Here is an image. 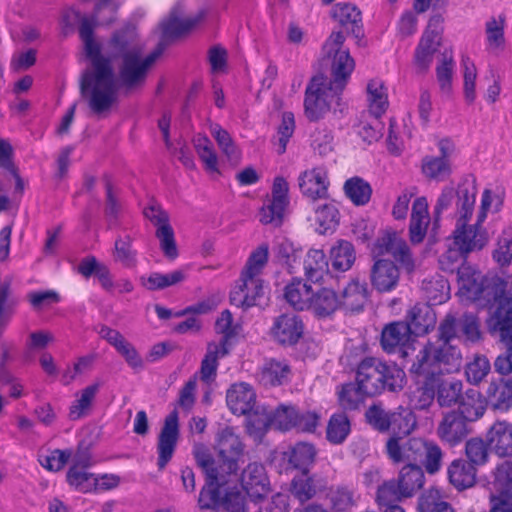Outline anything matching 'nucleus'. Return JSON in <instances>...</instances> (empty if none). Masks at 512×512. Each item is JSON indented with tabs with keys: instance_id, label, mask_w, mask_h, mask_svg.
I'll return each instance as SVG.
<instances>
[{
	"instance_id": "nucleus-6",
	"label": "nucleus",
	"mask_w": 512,
	"mask_h": 512,
	"mask_svg": "<svg viewBox=\"0 0 512 512\" xmlns=\"http://www.w3.org/2000/svg\"><path fill=\"white\" fill-rule=\"evenodd\" d=\"M504 289V283L498 277H485L466 268L459 271V292L468 300L490 305L503 295Z\"/></svg>"
},
{
	"instance_id": "nucleus-58",
	"label": "nucleus",
	"mask_w": 512,
	"mask_h": 512,
	"mask_svg": "<svg viewBox=\"0 0 512 512\" xmlns=\"http://www.w3.org/2000/svg\"><path fill=\"white\" fill-rule=\"evenodd\" d=\"M345 193L356 205L366 204L371 197V187L363 179L354 177L345 182Z\"/></svg>"
},
{
	"instance_id": "nucleus-26",
	"label": "nucleus",
	"mask_w": 512,
	"mask_h": 512,
	"mask_svg": "<svg viewBox=\"0 0 512 512\" xmlns=\"http://www.w3.org/2000/svg\"><path fill=\"white\" fill-rule=\"evenodd\" d=\"M332 16L347 32L355 36H359L362 32V14L355 4L337 3L333 7Z\"/></svg>"
},
{
	"instance_id": "nucleus-46",
	"label": "nucleus",
	"mask_w": 512,
	"mask_h": 512,
	"mask_svg": "<svg viewBox=\"0 0 512 512\" xmlns=\"http://www.w3.org/2000/svg\"><path fill=\"white\" fill-rule=\"evenodd\" d=\"M437 402L440 406L450 407L458 402L461 397L463 384L460 380H442L441 376L436 384Z\"/></svg>"
},
{
	"instance_id": "nucleus-4",
	"label": "nucleus",
	"mask_w": 512,
	"mask_h": 512,
	"mask_svg": "<svg viewBox=\"0 0 512 512\" xmlns=\"http://www.w3.org/2000/svg\"><path fill=\"white\" fill-rule=\"evenodd\" d=\"M356 382L369 397L384 390L398 391L404 387L405 372L394 364L376 357H366L357 366Z\"/></svg>"
},
{
	"instance_id": "nucleus-9",
	"label": "nucleus",
	"mask_w": 512,
	"mask_h": 512,
	"mask_svg": "<svg viewBox=\"0 0 512 512\" xmlns=\"http://www.w3.org/2000/svg\"><path fill=\"white\" fill-rule=\"evenodd\" d=\"M443 22L444 19L441 15L437 14L432 16L418 44L415 51V64L421 72L429 68L433 60V55L440 46Z\"/></svg>"
},
{
	"instance_id": "nucleus-12",
	"label": "nucleus",
	"mask_w": 512,
	"mask_h": 512,
	"mask_svg": "<svg viewBox=\"0 0 512 512\" xmlns=\"http://www.w3.org/2000/svg\"><path fill=\"white\" fill-rule=\"evenodd\" d=\"M428 441L421 438H411L403 445L399 443V439L391 437L386 444L389 458L395 463L415 462L420 463L423 459Z\"/></svg>"
},
{
	"instance_id": "nucleus-39",
	"label": "nucleus",
	"mask_w": 512,
	"mask_h": 512,
	"mask_svg": "<svg viewBox=\"0 0 512 512\" xmlns=\"http://www.w3.org/2000/svg\"><path fill=\"white\" fill-rule=\"evenodd\" d=\"M274 254L281 265L285 266L290 273H295L302 254L300 247L289 239L282 238L276 242Z\"/></svg>"
},
{
	"instance_id": "nucleus-45",
	"label": "nucleus",
	"mask_w": 512,
	"mask_h": 512,
	"mask_svg": "<svg viewBox=\"0 0 512 512\" xmlns=\"http://www.w3.org/2000/svg\"><path fill=\"white\" fill-rule=\"evenodd\" d=\"M330 259L332 267L338 271H348L355 262L354 246L345 240H340L331 248Z\"/></svg>"
},
{
	"instance_id": "nucleus-2",
	"label": "nucleus",
	"mask_w": 512,
	"mask_h": 512,
	"mask_svg": "<svg viewBox=\"0 0 512 512\" xmlns=\"http://www.w3.org/2000/svg\"><path fill=\"white\" fill-rule=\"evenodd\" d=\"M477 189L473 182L465 181L458 186L455 212V227L452 232L453 245L464 253H472L483 249L488 243L487 231L483 222L471 223Z\"/></svg>"
},
{
	"instance_id": "nucleus-30",
	"label": "nucleus",
	"mask_w": 512,
	"mask_h": 512,
	"mask_svg": "<svg viewBox=\"0 0 512 512\" xmlns=\"http://www.w3.org/2000/svg\"><path fill=\"white\" fill-rule=\"evenodd\" d=\"M432 345L437 351L435 354L442 374L460 370L463 358L461 351L456 345L449 341H435L432 342Z\"/></svg>"
},
{
	"instance_id": "nucleus-59",
	"label": "nucleus",
	"mask_w": 512,
	"mask_h": 512,
	"mask_svg": "<svg viewBox=\"0 0 512 512\" xmlns=\"http://www.w3.org/2000/svg\"><path fill=\"white\" fill-rule=\"evenodd\" d=\"M415 426V418L410 411H392L390 415L389 431H391L396 438L408 435Z\"/></svg>"
},
{
	"instance_id": "nucleus-37",
	"label": "nucleus",
	"mask_w": 512,
	"mask_h": 512,
	"mask_svg": "<svg viewBox=\"0 0 512 512\" xmlns=\"http://www.w3.org/2000/svg\"><path fill=\"white\" fill-rule=\"evenodd\" d=\"M304 274L307 280L319 282L328 272V261L325 253L320 249H310L303 262Z\"/></svg>"
},
{
	"instance_id": "nucleus-55",
	"label": "nucleus",
	"mask_w": 512,
	"mask_h": 512,
	"mask_svg": "<svg viewBox=\"0 0 512 512\" xmlns=\"http://www.w3.org/2000/svg\"><path fill=\"white\" fill-rule=\"evenodd\" d=\"M460 414L468 421H475L485 412V403L480 393L474 389L466 392L465 398L460 404Z\"/></svg>"
},
{
	"instance_id": "nucleus-60",
	"label": "nucleus",
	"mask_w": 512,
	"mask_h": 512,
	"mask_svg": "<svg viewBox=\"0 0 512 512\" xmlns=\"http://www.w3.org/2000/svg\"><path fill=\"white\" fill-rule=\"evenodd\" d=\"M418 510L419 512H454L452 507L441 499L436 489L428 490L419 498Z\"/></svg>"
},
{
	"instance_id": "nucleus-22",
	"label": "nucleus",
	"mask_w": 512,
	"mask_h": 512,
	"mask_svg": "<svg viewBox=\"0 0 512 512\" xmlns=\"http://www.w3.org/2000/svg\"><path fill=\"white\" fill-rule=\"evenodd\" d=\"M465 420L458 412L446 413L438 425V437L450 445L459 443L468 433Z\"/></svg>"
},
{
	"instance_id": "nucleus-14",
	"label": "nucleus",
	"mask_w": 512,
	"mask_h": 512,
	"mask_svg": "<svg viewBox=\"0 0 512 512\" xmlns=\"http://www.w3.org/2000/svg\"><path fill=\"white\" fill-rule=\"evenodd\" d=\"M436 352L432 342H428L419 350L410 368V372L415 376L416 380L439 381L442 372L435 354Z\"/></svg>"
},
{
	"instance_id": "nucleus-31",
	"label": "nucleus",
	"mask_w": 512,
	"mask_h": 512,
	"mask_svg": "<svg viewBox=\"0 0 512 512\" xmlns=\"http://www.w3.org/2000/svg\"><path fill=\"white\" fill-rule=\"evenodd\" d=\"M366 94L369 116H382L389 106L388 90L385 83L379 78L369 80Z\"/></svg>"
},
{
	"instance_id": "nucleus-18",
	"label": "nucleus",
	"mask_w": 512,
	"mask_h": 512,
	"mask_svg": "<svg viewBox=\"0 0 512 512\" xmlns=\"http://www.w3.org/2000/svg\"><path fill=\"white\" fill-rule=\"evenodd\" d=\"M400 279L398 267L388 259H379L374 262L370 271L372 286L379 292H390L396 288Z\"/></svg>"
},
{
	"instance_id": "nucleus-40",
	"label": "nucleus",
	"mask_w": 512,
	"mask_h": 512,
	"mask_svg": "<svg viewBox=\"0 0 512 512\" xmlns=\"http://www.w3.org/2000/svg\"><path fill=\"white\" fill-rule=\"evenodd\" d=\"M422 290L430 303L429 305L441 304L449 298L450 287L448 281L441 275L424 279Z\"/></svg>"
},
{
	"instance_id": "nucleus-10",
	"label": "nucleus",
	"mask_w": 512,
	"mask_h": 512,
	"mask_svg": "<svg viewBox=\"0 0 512 512\" xmlns=\"http://www.w3.org/2000/svg\"><path fill=\"white\" fill-rule=\"evenodd\" d=\"M179 439L178 412L173 410L166 416L157 440V466L163 470L172 459Z\"/></svg>"
},
{
	"instance_id": "nucleus-38",
	"label": "nucleus",
	"mask_w": 512,
	"mask_h": 512,
	"mask_svg": "<svg viewBox=\"0 0 512 512\" xmlns=\"http://www.w3.org/2000/svg\"><path fill=\"white\" fill-rule=\"evenodd\" d=\"M206 476V486L200 491L198 504L201 509H210L219 503L222 498L221 488L234 483L236 479L232 477H224L223 481L211 479L208 474Z\"/></svg>"
},
{
	"instance_id": "nucleus-28",
	"label": "nucleus",
	"mask_w": 512,
	"mask_h": 512,
	"mask_svg": "<svg viewBox=\"0 0 512 512\" xmlns=\"http://www.w3.org/2000/svg\"><path fill=\"white\" fill-rule=\"evenodd\" d=\"M313 289L301 278H294L285 286L284 298L295 310H308L311 305Z\"/></svg>"
},
{
	"instance_id": "nucleus-61",
	"label": "nucleus",
	"mask_w": 512,
	"mask_h": 512,
	"mask_svg": "<svg viewBox=\"0 0 512 512\" xmlns=\"http://www.w3.org/2000/svg\"><path fill=\"white\" fill-rule=\"evenodd\" d=\"M338 210L334 204L324 203L315 209V223L318 225V231L325 233L333 229L338 223Z\"/></svg>"
},
{
	"instance_id": "nucleus-44",
	"label": "nucleus",
	"mask_w": 512,
	"mask_h": 512,
	"mask_svg": "<svg viewBox=\"0 0 512 512\" xmlns=\"http://www.w3.org/2000/svg\"><path fill=\"white\" fill-rule=\"evenodd\" d=\"M505 21L502 17L492 18L486 22L485 35L487 50L499 55L505 48L504 36Z\"/></svg>"
},
{
	"instance_id": "nucleus-17",
	"label": "nucleus",
	"mask_w": 512,
	"mask_h": 512,
	"mask_svg": "<svg viewBox=\"0 0 512 512\" xmlns=\"http://www.w3.org/2000/svg\"><path fill=\"white\" fill-rule=\"evenodd\" d=\"M375 248L379 254H391L407 270L414 267L413 259L404 239L396 232H387L377 239Z\"/></svg>"
},
{
	"instance_id": "nucleus-52",
	"label": "nucleus",
	"mask_w": 512,
	"mask_h": 512,
	"mask_svg": "<svg viewBox=\"0 0 512 512\" xmlns=\"http://www.w3.org/2000/svg\"><path fill=\"white\" fill-rule=\"evenodd\" d=\"M67 482L76 490L87 493L97 488L98 478L87 471V468L70 467Z\"/></svg>"
},
{
	"instance_id": "nucleus-51",
	"label": "nucleus",
	"mask_w": 512,
	"mask_h": 512,
	"mask_svg": "<svg viewBox=\"0 0 512 512\" xmlns=\"http://www.w3.org/2000/svg\"><path fill=\"white\" fill-rule=\"evenodd\" d=\"M351 430L350 421L346 414L338 413L331 416L327 425V439L333 444L345 441Z\"/></svg>"
},
{
	"instance_id": "nucleus-11",
	"label": "nucleus",
	"mask_w": 512,
	"mask_h": 512,
	"mask_svg": "<svg viewBox=\"0 0 512 512\" xmlns=\"http://www.w3.org/2000/svg\"><path fill=\"white\" fill-rule=\"evenodd\" d=\"M304 332V325L299 316L285 313L275 318L270 329L273 339L282 345H293L298 342Z\"/></svg>"
},
{
	"instance_id": "nucleus-42",
	"label": "nucleus",
	"mask_w": 512,
	"mask_h": 512,
	"mask_svg": "<svg viewBox=\"0 0 512 512\" xmlns=\"http://www.w3.org/2000/svg\"><path fill=\"white\" fill-rule=\"evenodd\" d=\"M337 396L339 405L348 411H354L364 403L368 394L364 393L357 382L346 383L338 387Z\"/></svg>"
},
{
	"instance_id": "nucleus-62",
	"label": "nucleus",
	"mask_w": 512,
	"mask_h": 512,
	"mask_svg": "<svg viewBox=\"0 0 512 512\" xmlns=\"http://www.w3.org/2000/svg\"><path fill=\"white\" fill-rule=\"evenodd\" d=\"M113 256L115 261L125 267L132 268L136 265V252L132 249V239L129 236L116 239Z\"/></svg>"
},
{
	"instance_id": "nucleus-53",
	"label": "nucleus",
	"mask_w": 512,
	"mask_h": 512,
	"mask_svg": "<svg viewBox=\"0 0 512 512\" xmlns=\"http://www.w3.org/2000/svg\"><path fill=\"white\" fill-rule=\"evenodd\" d=\"M100 386V383H93L81 390L77 399L70 407L69 415L71 419H79L87 413Z\"/></svg>"
},
{
	"instance_id": "nucleus-34",
	"label": "nucleus",
	"mask_w": 512,
	"mask_h": 512,
	"mask_svg": "<svg viewBox=\"0 0 512 512\" xmlns=\"http://www.w3.org/2000/svg\"><path fill=\"white\" fill-rule=\"evenodd\" d=\"M450 483L457 489L462 490L474 485L476 469L462 459L454 460L448 468Z\"/></svg>"
},
{
	"instance_id": "nucleus-29",
	"label": "nucleus",
	"mask_w": 512,
	"mask_h": 512,
	"mask_svg": "<svg viewBox=\"0 0 512 512\" xmlns=\"http://www.w3.org/2000/svg\"><path fill=\"white\" fill-rule=\"evenodd\" d=\"M339 308L340 300L336 292L331 288L322 287L313 291L308 311H311L317 317L325 318L332 315Z\"/></svg>"
},
{
	"instance_id": "nucleus-7",
	"label": "nucleus",
	"mask_w": 512,
	"mask_h": 512,
	"mask_svg": "<svg viewBox=\"0 0 512 512\" xmlns=\"http://www.w3.org/2000/svg\"><path fill=\"white\" fill-rule=\"evenodd\" d=\"M340 91H335L323 75L312 78L306 89L304 108L305 115L311 121H317L325 116L333 104H338Z\"/></svg>"
},
{
	"instance_id": "nucleus-48",
	"label": "nucleus",
	"mask_w": 512,
	"mask_h": 512,
	"mask_svg": "<svg viewBox=\"0 0 512 512\" xmlns=\"http://www.w3.org/2000/svg\"><path fill=\"white\" fill-rule=\"evenodd\" d=\"M315 448L309 443L300 442L284 453L285 458L294 468L305 470L314 462Z\"/></svg>"
},
{
	"instance_id": "nucleus-20",
	"label": "nucleus",
	"mask_w": 512,
	"mask_h": 512,
	"mask_svg": "<svg viewBox=\"0 0 512 512\" xmlns=\"http://www.w3.org/2000/svg\"><path fill=\"white\" fill-rule=\"evenodd\" d=\"M226 402L233 414L246 415L255 407L256 394L248 383H235L227 390Z\"/></svg>"
},
{
	"instance_id": "nucleus-5",
	"label": "nucleus",
	"mask_w": 512,
	"mask_h": 512,
	"mask_svg": "<svg viewBox=\"0 0 512 512\" xmlns=\"http://www.w3.org/2000/svg\"><path fill=\"white\" fill-rule=\"evenodd\" d=\"M345 40L346 37L342 31H333L323 45V54L331 62L332 79L328 80V83L335 91L340 92L345 88L355 69V61L349 49L343 46Z\"/></svg>"
},
{
	"instance_id": "nucleus-63",
	"label": "nucleus",
	"mask_w": 512,
	"mask_h": 512,
	"mask_svg": "<svg viewBox=\"0 0 512 512\" xmlns=\"http://www.w3.org/2000/svg\"><path fill=\"white\" fill-rule=\"evenodd\" d=\"M491 365L489 360L483 355H476L470 361L465 370L468 382L471 384H479L490 372Z\"/></svg>"
},
{
	"instance_id": "nucleus-32",
	"label": "nucleus",
	"mask_w": 512,
	"mask_h": 512,
	"mask_svg": "<svg viewBox=\"0 0 512 512\" xmlns=\"http://www.w3.org/2000/svg\"><path fill=\"white\" fill-rule=\"evenodd\" d=\"M486 395L493 407L507 410L512 406V380L502 377L493 379L486 390Z\"/></svg>"
},
{
	"instance_id": "nucleus-50",
	"label": "nucleus",
	"mask_w": 512,
	"mask_h": 512,
	"mask_svg": "<svg viewBox=\"0 0 512 512\" xmlns=\"http://www.w3.org/2000/svg\"><path fill=\"white\" fill-rule=\"evenodd\" d=\"M328 499L332 511L348 512L357 503V497L353 490L348 487L338 486L330 490Z\"/></svg>"
},
{
	"instance_id": "nucleus-8",
	"label": "nucleus",
	"mask_w": 512,
	"mask_h": 512,
	"mask_svg": "<svg viewBox=\"0 0 512 512\" xmlns=\"http://www.w3.org/2000/svg\"><path fill=\"white\" fill-rule=\"evenodd\" d=\"M297 410L293 406L280 405L276 409L257 408L248 417L249 428L257 432H265L268 428L282 431L296 427Z\"/></svg>"
},
{
	"instance_id": "nucleus-19",
	"label": "nucleus",
	"mask_w": 512,
	"mask_h": 512,
	"mask_svg": "<svg viewBox=\"0 0 512 512\" xmlns=\"http://www.w3.org/2000/svg\"><path fill=\"white\" fill-rule=\"evenodd\" d=\"M184 9L181 5H176L170 12L169 17L161 23L163 37L173 39L184 35L194 28L203 18L200 12L196 16L183 17Z\"/></svg>"
},
{
	"instance_id": "nucleus-15",
	"label": "nucleus",
	"mask_w": 512,
	"mask_h": 512,
	"mask_svg": "<svg viewBox=\"0 0 512 512\" xmlns=\"http://www.w3.org/2000/svg\"><path fill=\"white\" fill-rule=\"evenodd\" d=\"M240 482L251 498L259 499L269 492V479L261 463H249L241 473Z\"/></svg>"
},
{
	"instance_id": "nucleus-43",
	"label": "nucleus",
	"mask_w": 512,
	"mask_h": 512,
	"mask_svg": "<svg viewBox=\"0 0 512 512\" xmlns=\"http://www.w3.org/2000/svg\"><path fill=\"white\" fill-rule=\"evenodd\" d=\"M290 375L287 363L277 360L267 361L260 373V382L265 386H276L286 382Z\"/></svg>"
},
{
	"instance_id": "nucleus-36",
	"label": "nucleus",
	"mask_w": 512,
	"mask_h": 512,
	"mask_svg": "<svg viewBox=\"0 0 512 512\" xmlns=\"http://www.w3.org/2000/svg\"><path fill=\"white\" fill-rule=\"evenodd\" d=\"M492 333H498L501 341L506 346L512 345V310L500 306L491 316L488 322Z\"/></svg>"
},
{
	"instance_id": "nucleus-13",
	"label": "nucleus",
	"mask_w": 512,
	"mask_h": 512,
	"mask_svg": "<svg viewBox=\"0 0 512 512\" xmlns=\"http://www.w3.org/2000/svg\"><path fill=\"white\" fill-rule=\"evenodd\" d=\"M298 184L302 195L309 200L325 199L328 196L329 180L326 170L322 167L302 172Z\"/></svg>"
},
{
	"instance_id": "nucleus-64",
	"label": "nucleus",
	"mask_w": 512,
	"mask_h": 512,
	"mask_svg": "<svg viewBox=\"0 0 512 512\" xmlns=\"http://www.w3.org/2000/svg\"><path fill=\"white\" fill-rule=\"evenodd\" d=\"M488 443L486 444L481 438H471L466 442L465 453L474 467L475 465H483L487 462L489 456Z\"/></svg>"
},
{
	"instance_id": "nucleus-1",
	"label": "nucleus",
	"mask_w": 512,
	"mask_h": 512,
	"mask_svg": "<svg viewBox=\"0 0 512 512\" xmlns=\"http://www.w3.org/2000/svg\"><path fill=\"white\" fill-rule=\"evenodd\" d=\"M117 5L110 0H100L95 10V19L82 17L73 8L66 9L62 23L66 31L80 22L79 33L91 67L81 78V95L97 118H105L118 102V79L112 63L119 65V78L128 87L142 83L148 69L153 65L160 52L155 51L142 56V45L135 29L131 26L117 31L102 49L93 39L95 20L99 25H109L114 21Z\"/></svg>"
},
{
	"instance_id": "nucleus-21",
	"label": "nucleus",
	"mask_w": 512,
	"mask_h": 512,
	"mask_svg": "<svg viewBox=\"0 0 512 512\" xmlns=\"http://www.w3.org/2000/svg\"><path fill=\"white\" fill-rule=\"evenodd\" d=\"M488 446L500 457L512 455V423L496 421L487 431Z\"/></svg>"
},
{
	"instance_id": "nucleus-47",
	"label": "nucleus",
	"mask_w": 512,
	"mask_h": 512,
	"mask_svg": "<svg viewBox=\"0 0 512 512\" xmlns=\"http://www.w3.org/2000/svg\"><path fill=\"white\" fill-rule=\"evenodd\" d=\"M454 74V60L451 53H443L436 66V77L439 90L442 94L450 96L453 91L452 80Z\"/></svg>"
},
{
	"instance_id": "nucleus-24",
	"label": "nucleus",
	"mask_w": 512,
	"mask_h": 512,
	"mask_svg": "<svg viewBox=\"0 0 512 512\" xmlns=\"http://www.w3.org/2000/svg\"><path fill=\"white\" fill-rule=\"evenodd\" d=\"M430 223L428 202L425 197H418L412 205L409 225L410 240L412 243H420L424 240Z\"/></svg>"
},
{
	"instance_id": "nucleus-27",
	"label": "nucleus",
	"mask_w": 512,
	"mask_h": 512,
	"mask_svg": "<svg viewBox=\"0 0 512 512\" xmlns=\"http://www.w3.org/2000/svg\"><path fill=\"white\" fill-rule=\"evenodd\" d=\"M369 291L365 283L357 279L351 280L342 290L340 307L348 311H360L368 301Z\"/></svg>"
},
{
	"instance_id": "nucleus-35",
	"label": "nucleus",
	"mask_w": 512,
	"mask_h": 512,
	"mask_svg": "<svg viewBox=\"0 0 512 512\" xmlns=\"http://www.w3.org/2000/svg\"><path fill=\"white\" fill-rule=\"evenodd\" d=\"M325 485L321 484L320 481L314 477L308 476L307 473H302L292 479L290 484V493L300 503H305L317 494L318 490L323 488Z\"/></svg>"
},
{
	"instance_id": "nucleus-16",
	"label": "nucleus",
	"mask_w": 512,
	"mask_h": 512,
	"mask_svg": "<svg viewBox=\"0 0 512 512\" xmlns=\"http://www.w3.org/2000/svg\"><path fill=\"white\" fill-rule=\"evenodd\" d=\"M264 294L263 281L261 278L248 279L241 275L239 283L230 293L232 305L242 308H249L257 304L258 298Z\"/></svg>"
},
{
	"instance_id": "nucleus-49",
	"label": "nucleus",
	"mask_w": 512,
	"mask_h": 512,
	"mask_svg": "<svg viewBox=\"0 0 512 512\" xmlns=\"http://www.w3.org/2000/svg\"><path fill=\"white\" fill-rule=\"evenodd\" d=\"M269 247L267 244L258 246L249 256L246 265L241 273L248 279L261 278L262 272L268 262Z\"/></svg>"
},
{
	"instance_id": "nucleus-54",
	"label": "nucleus",
	"mask_w": 512,
	"mask_h": 512,
	"mask_svg": "<svg viewBox=\"0 0 512 512\" xmlns=\"http://www.w3.org/2000/svg\"><path fill=\"white\" fill-rule=\"evenodd\" d=\"M6 173L15 176V190L22 193L24 189V182L18 174L17 167L14 162H0V213L7 211L10 208L11 201L7 196V191L2 179Z\"/></svg>"
},
{
	"instance_id": "nucleus-41",
	"label": "nucleus",
	"mask_w": 512,
	"mask_h": 512,
	"mask_svg": "<svg viewBox=\"0 0 512 512\" xmlns=\"http://www.w3.org/2000/svg\"><path fill=\"white\" fill-rule=\"evenodd\" d=\"M228 353L225 347V341L220 343H210L207 347V353L202 360L200 377L204 382L211 381L215 375L218 366V359Z\"/></svg>"
},
{
	"instance_id": "nucleus-56",
	"label": "nucleus",
	"mask_w": 512,
	"mask_h": 512,
	"mask_svg": "<svg viewBox=\"0 0 512 512\" xmlns=\"http://www.w3.org/2000/svg\"><path fill=\"white\" fill-rule=\"evenodd\" d=\"M185 279L183 270H175L167 274L152 273L147 278H142V284L149 290H161L176 285Z\"/></svg>"
},
{
	"instance_id": "nucleus-33",
	"label": "nucleus",
	"mask_w": 512,
	"mask_h": 512,
	"mask_svg": "<svg viewBox=\"0 0 512 512\" xmlns=\"http://www.w3.org/2000/svg\"><path fill=\"white\" fill-rule=\"evenodd\" d=\"M424 484V473L420 466L409 464L404 466L398 477L397 485L404 497L413 496Z\"/></svg>"
},
{
	"instance_id": "nucleus-57",
	"label": "nucleus",
	"mask_w": 512,
	"mask_h": 512,
	"mask_svg": "<svg viewBox=\"0 0 512 512\" xmlns=\"http://www.w3.org/2000/svg\"><path fill=\"white\" fill-rule=\"evenodd\" d=\"M461 66L463 69V95L468 104L474 103L476 99L477 69L469 57H462Z\"/></svg>"
},
{
	"instance_id": "nucleus-25",
	"label": "nucleus",
	"mask_w": 512,
	"mask_h": 512,
	"mask_svg": "<svg viewBox=\"0 0 512 512\" xmlns=\"http://www.w3.org/2000/svg\"><path fill=\"white\" fill-rule=\"evenodd\" d=\"M405 322L411 327L412 334L423 335L434 328L436 314L428 303H417L407 312Z\"/></svg>"
},
{
	"instance_id": "nucleus-3",
	"label": "nucleus",
	"mask_w": 512,
	"mask_h": 512,
	"mask_svg": "<svg viewBox=\"0 0 512 512\" xmlns=\"http://www.w3.org/2000/svg\"><path fill=\"white\" fill-rule=\"evenodd\" d=\"M244 449L245 445L239 435L232 428L226 427L217 435V460L202 446L194 449V457L197 465L211 479L223 481L224 477H232L237 480L239 461L244 455Z\"/></svg>"
},
{
	"instance_id": "nucleus-23",
	"label": "nucleus",
	"mask_w": 512,
	"mask_h": 512,
	"mask_svg": "<svg viewBox=\"0 0 512 512\" xmlns=\"http://www.w3.org/2000/svg\"><path fill=\"white\" fill-rule=\"evenodd\" d=\"M411 327L404 321L387 324L381 333V346L387 353H394L410 340Z\"/></svg>"
}]
</instances>
